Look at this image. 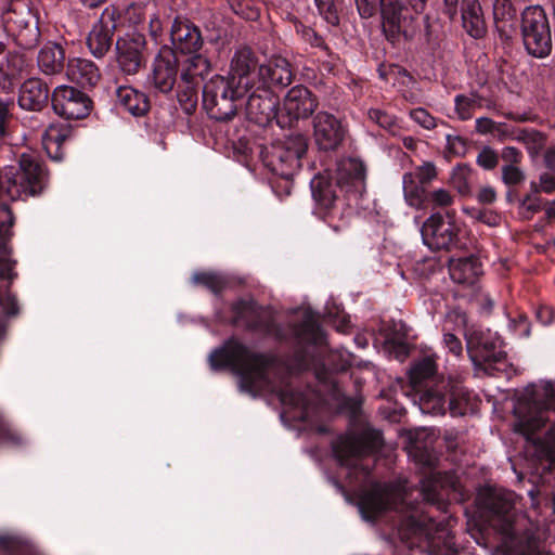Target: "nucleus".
<instances>
[{
    "label": "nucleus",
    "mask_w": 555,
    "mask_h": 555,
    "mask_svg": "<svg viewBox=\"0 0 555 555\" xmlns=\"http://www.w3.org/2000/svg\"><path fill=\"white\" fill-rule=\"evenodd\" d=\"M212 369L232 366L240 377V388L251 396L268 392L275 393L281 403L299 406L304 397L288 385L278 386L271 379L275 367L270 359L248 349L246 346L230 341L222 349L215 350L209 357Z\"/></svg>",
    "instance_id": "nucleus-1"
},
{
    "label": "nucleus",
    "mask_w": 555,
    "mask_h": 555,
    "mask_svg": "<svg viewBox=\"0 0 555 555\" xmlns=\"http://www.w3.org/2000/svg\"><path fill=\"white\" fill-rule=\"evenodd\" d=\"M478 506L491 515L492 526L502 534V544L492 555H550L542 551L531 532L520 535L527 520L515 512V494L511 491L483 487L477 494Z\"/></svg>",
    "instance_id": "nucleus-2"
},
{
    "label": "nucleus",
    "mask_w": 555,
    "mask_h": 555,
    "mask_svg": "<svg viewBox=\"0 0 555 555\" xmlns=\"http://www.w3.org/2000/svg\"><path fill=\"white\" fill-rule=\"evenodd\" d=\"M365 166L357 158L341 159L337 164L335 183L323 176L314 177L311 182L312 196L315 202L314 214L339 232L347 228L344 203L337 189L345 192H361L365 182Z\"/></svg>",
    "instance_id": "nucleus-3"
},
{
    "label": "nucleus",
    "mask_w": 555,
    "mask_h": 555,
    "mask_svg": "<svg viewBox=\"0 0 555 555\" xmlns=\"http://www.w3.org/2000/svg\"><path fill=\"white\" fill-rule=\"evenodd\" d=\"M47 184L48 173L38 158L31 153H22L16 165L7 166L0 172V198L24 201L40 195Z\"/></svg>",
    "instance_id": "nucleus-4"
},
{
    "label": "nucleus",
    "mask_w": 555,
    "mask_h": 555,
    "mask_svg": "<svg viewBox=\"0 0 555 555\" xmlns=\"http://www.w3.org/2000/svg\"><path fill=\"white\" fill-rule=\"evenodd\" d=\"M547 411H555V384L540 380L527 386L515 408L518 417L516 430L530 435L540 429L547 421Z\"/></svg>",
    "instance_id": "nucleus-5"
},
{
    "label": "nucleus",
    "mask_w": 555,
    "mask_h": 555,
    "mask_svg": "<svg viewBox=\"0 0 555 555\" xmlns=\"http://www.w3.org/2000/svg\"><path fill=\"white\" fill-rule=\"evenodd\" d=\"M246 92H236L229 81L220 75L211 77L203 87V105L210 118L218 121L232 119L237 108L243 106Z\"/></svg>",
    "instance_id": "nucleus-6"
},
{
    "label": "nucleus",
    "mask_w": 555,
    "mask_h": 555,
    "mask_svg": "<svg viewBox=\"0 0 555 555\" xmlns=\"http://www.w3.org/2000/svg\"><path fill=\"white\" fill-rule=\"evenodd\" d=\"M520 31L525 49L530 55L544 59L551 54V24L542 7L530 5L522 11Z\"/></svg>",
    "instance_id": "nucleus-7"
},
{
    "label": "nucleus",
    "mask_w": 555,
    "mask_h": 555,
    "mask_svg": "<svg viewBox=\"0 0 555 555\" xmlns=\"http://www.w3.org/2000/svg\"><path fill=\"white\" fill-rule=\"evenodd\" d=\"M442 390H448V409L451 416H463L467 411L469 393L460 382L450 378L421 395L420 410L424 414L443 415L446 413V395L442 393Z\"/></svg>",
    "instance_id": "nucleus-8"
},
{
    "label": "nucleus",
    "mask_w": 555,
    "mask_h": 555,
    "mask_svg": "<svg viewBox=\"0 0 555 555\" xmlns=\"http://www.w3.org/2000/svg\"><path fill=\"white\" fill-rule=\"evenodd\" d=\"M377 446V435L363 431L361 434H346L333 442V453L338 463L348 468L361 469L364 476L369 475L370 466L362 461Z\"/></svg>",
    "instance_id": "nucleus-9"
},
{
    "label": "nucleus",
    "mask_w": 555,
    "mask_h": 555,
    "mask_svg": "<svg viewBox=\"0 0 555 555\" xmlns=\"http://www.w3.org/2000/svg\"><path fill=\"white\" fill-rule=\"evenodd\" d=\"M307 147L305 135L291 134L272 145L268 154L267 166L276 176L289 179L301 167V158L306 154Z\"/></svg>",
    "instance_id": "nucleus-10"
},
{
    "label": "nucleus",
    "mask_w": 555,
    "mask_h": 555,
    "mask_svg": "<svg viewBox=\"0 0 555 555\" xmlns=\"http://www.w3.org/2000/svg\"><path fill=\"white\" fill-rule=\"evenodd\" d=\"M404 491L395 485H372L362 491L359 500V509L366 520L375 519L388 509L404 511Z\"/></svg>",
    "instance_id": "nucleus-11"
},
{
    "label": "nucleus",
    "mask_w": 555,
    "mask_h": 555,
    "mask_svg": "<svg viewBox=\"0 0 555 555\" xmlns=\"http://www.w3.org/2000/svg\"><path fill=\"white\" fill-rule=\"evenodd\" d=\"M423 242L430 249L463 248L461 241L462 229L452 220L450 214L446 219L440 214H433L423 223L421 230Z\"/></svg>",
    "instance_id": "nucleus-12"
},
{
    "label": "nucleus",
    "mask_w": 555,
    "mask_h": 555,
    "mask_svg": "<svg viewBox=\"0 0 555 555\" xmlns=\"http://www.w3.org/2000/svg\"><path fill=\"white\" fill-rule=\"evenodd\" d=\"M260 65L250 48L241 47L231 59L229 76L225 79L236 88V92L248 93L256 85Z\"/></svg>",
    "instance_id": "nucleus-13"
},
{
    "label": "nucleus",
    "mask_w": 555,
    "mask_h": 555,
    "mask_svg": "<svg viewBox=\"0 0 555 555\" xmlns=\"http://www.w3.org/2000/svg\"><path fill=\"white\" fill-rule=\"evenodd\" d=\"M51 102L55 114L65 119H82L91 109V100L86 93L65 85L53 90Z\"/></svg>",
    "instance_id": "nucleus-14"
},
{
    "label": "nucleus",
    "mask_w": 555,
    "mask_h": 555,
    "mask_svg": "<svg viewBox=\"0 0 555 555\" xmlns=\"http://www.w3.org/2000/svg\"><path fill=\"white\" fill-rule=\"evenodd\" d=\"M181 64L180 79L185 85V90L178 91L180 102L185 101L191 107H195L197 101V88L199 82L209 74L211 64L209 59L199 52L189 54Z\"/></svg>",
    "instance_id": "nucleus-15"
},
{
    "label": "nucleus",
    "mask_w": 555,
    "mask_h": 555,
    "mask_svg": "<svg viewBox=\"0 0 555 555\" xmlns=\"http://www.w3.org/2000/svg\"><path fill=\"white\" fill-rule=\"evenodd\" d=\"M467 351L478 364L498 363L505 359L500 338L489 330H474L466 336Z\"/></svg>",
    "instance_id": "nucleus-16"
},
{
    "label": "nucleus",
    "mask_w": 555,
    "mask_h": 555,
    "mask_svg": "<svg viewBox=\"0 0 555 555\" xmlns=\"http://www.w3.org/2000/svg\"><path fill=\"white\" fill-rule=\"evenodd\" d=\"M247 94L243 104L250 121L264 126L278 116L279 98L270 89L255 85Z\"/></svg>",
    "instance_id": "nucleus-17"
},
{
    "label": "nucleus",
    "mask_w": 555,
    "mask_h": 555,
    "mask_svg": "<svg viewBox=\"0 0 555 555\" xmlns=\"http://www.w3.org/2000/svg\"><path fill=\"white\" fill-rule=\"evenodd\" d=\"M313 139L320 150L335 151L344 141L346 129L333 114L319 112L312 120Z\"/></svg>",
    "instance_id": "nucleus-18"
},
{
    "label": "nucleus",
    "mask_w": 555,
    "mask_h": 555,
    "mask_svg": "<svg viewBox=\"0 0 555 555\" xmlns=\"http://www.w3.org/2000/svg\"><path fill=\"white\" fill-rule=\"evenodd\" d=\"M145 40L142 35L128 34L116 41L117 62L126 75H134L143 64Z\"/></svg>",
    "instance_id": "nucleus-19"
},
{
    "label": "nucleus",
    "mask_w": 555,
    "mask_h": 555,
    "mask_svg": "<svg viewBox=\"0 0 555 555\" xmlns=\"http://www.w3.org/2000/svg\"><path fill=\"white\" fill-rule=\"evenodd\" d=\"M115 28L116 10L114 8H105L87 38L90 52L95 57H103L107 53L112 46Z\"/></svg>",
    "instance_id": "nucleus-20"
},
{
    "label": "nucleus",
    "mask_w": 555,
    "mask_h": 555,
    "mask_svg": "<svg viewBox=\"0 0 555 555\" xmlns=\"http://www.w3.org/2000/svg\"><path fill=\"white\" fill-rule=\"evenodd\" d=\"M173 53L192 54L199 52L204 39L199 28L189 20L176 18L171 26Z\"/></svg>",
    "instance_id": "nucleus-21"
},
{
    "label": "nucleus",
    "mask_w": 555,
    "mask_h": 555,
    "mask_svg": "<svg viewBox=\"0 0 555 555\" xmlns=\"http://www.w3.org/2000/svg\"><path fill=\"white\" fill-rule=\"evenodd\" d=\"M257 79L260 86L268 89L287 87L293 80L292 66L285 57L273 55L259 66Z\"/></svg>",
    "instance_id": "nucleus-22"
},
{
    "label": "nucleus",
    "mask_w": 555,
    "mask_h": 555,
    "mask_svg": "<svg viewBox=\"0 0 555 555\" xmlns=\"http://www.w3.org/2000/svg\"><path fill=\"white\" fill-rule=\"evenodd\" d=\"M317 106V100L311 91L301 85L289 89L283 103L284 111L293 119L307 118Z\"/></svg>",
    "instance_id": "nucleus-23"
},
{
    "label": "nucleus",
    "mask_w": 555,
    "mask_h": 555,
    "mask_svg": "<svg viewBox=\"0 0 555 555\" xmlns=\"http://www.w3.org/2000/svg\"><path fill=\"white\" fill-rule=\"evenodd\" d=\"M49 100V87L38 77L26 79L18 92V105L25 111H41Z\"/></svg>",
    "instance_id": "nucleus-24"
},
{
    "label": "nucleus",
    "mask_w": 555,
    "mask_h": 555,
    "mask_svg": "<svg viewBox=\"0 0 555 555\" xmlns=\"http://www.w3.org/2000/svg\"><path fill=\"white\" fill-rule=\"evenodd\" d=\"M177 60L172 51L159 53L154 61V87L163 93L170 92L177 80Z\"/></svg>",
    "instance_id": "nucleus-25"
},
{
    "label": "nucleus",
    "mask_w": 555,
    "mask_h": 555,
    "mask_svg": "<svg viewBox=\"0 0 555 555\" xmlns=\"http://www.w3.org/2000/svg\"><path fill=\"white\" fill-rule=\"evenodd\" d=\"M13 221L14 218L9 206H0V280L13 281L17 275L14 272L15 261L10 258L11 248L5 238Z\"/></svg>",
    "instance_id": "nucleus-26"
},
{
    "label": "nucleus",
    "mask_w": 555,
    "mask_h": 555,
    "mask_svg": "<svg viewBox=\"0 0 555 555\" xmlns=\"http://www.w3.org/2000/svg\"><path fill=\"white\" fill-rule=\"evenodd\" d=\"M66 76L81 87H93L100 80V70L92 61L74 57L68 60Z\"/></svg>",
    "instance_id": "nucleus-27"
},
{
    "label": "nucleus",
    "mask_w": 555,
    "mask_h": 555,
    "mask_svg": "<svg viewBox=\"0 0 555 555\" xmlns=\"http://www.w3.org/2000/svg\"><path fill=\"white\" fill-rule=\"evenodd\" d=\"M40 72L48 76L59 75L64 70L65 51L56 42L49 41L40 50L37 56Z\"/></svg>",
    "instance_id": "nucleus-28"
},
{
    "label": "nucleus",
    "mask_w": 555,
    "mask_h": 555,
    "mask_svg": "<svg viewBox=\"0 0 555 555\" xmlns=\"http://www.w3.org/2000/svg\"><path fill=\"white\" fill-rule=\"evenodd\" d=\"M116 98L119 105L133 116H143L150 109L147 95L130 86L118 87Z\"/></svg>",
    "instance_id": "nucleus-29"
},
{
    "label": "nucleus",
    "mask_w": 555,
    "mask_h": 555,
    "mask_svg": "<svg viewBox=\"0 0 555 555\" xmlns=\"http://www.w3.org/2000/svg\"><path fill=\"white\" fill-rule=\"evenodd\" d=\"M36 18L30 9L23 2H14L1 15L4 31L10 36L15 30L34 22Z\"/></svg>",
    "instance_id": "nucleus-30"
},
{
    "label": "nucleus",
    "mask_w": 555,
    "mask_h": 555,
    "mask_svg": "<svg viewBox=\"0 0 555 555\" xmlns=\"http://www.w3.org/2000/svg\"><path fill=\"white\" fill-rule=\"evenodd\" d=\"M463 27L474 38H481L486 31L481 7L477 0H464L462 5Z\"/></svg>",
    "instance_id": "nucleus-31"
},
{
    "label": "nucleus",
    "mask_w": 555,
    "mask_h": 555,
    "mask_svg": "<svg viewBox=\"0 0 555 555\" xmlns=\"http://www.w3.org/2000/svg\"><path fill=\"white\" fill-rule=\"evenodd\" d=\"M449 272L453 282L459 284L473 283L481 273L478 260L474 257L451 259Z\"/></svg>",
    "instance_id": "nucleus-32"
},
{
    "label": "nucleus",
    "mask_w": 555,
    "mask_h": 555,
    "mask_svg": "<svg viewBox=\"0 0 555 555\" xmlns=\"http://www.w3.org/2000/svg\"><path fill=\"white\" fill-rule=\"evenodd\" d=\"M293 334L302 343L322 344L324 341V334L318 320L310 311H305L301 322L294 326Z\"/></svg>",
    "instance_id": "nucleus-33"
},
{
    "label": "nucleus",
    "mask_w": 555,
    "mask_h": 555,
    "mask_svg": "<svg viewBox=\"0 0 555 555\" xmlns=\"http://www.w3.org/2000/svg\"><path fill=\"white\" fill-rule=\"evenodd\" d=\"M408 524L411 527L413 534L417 537H425L428 540L430 547H435V537L433 530L437 532H444V526L442 524H436L433 518L425 514L416 516L414 514L408 517Z\"/></svg>",
    "instance_id": "nucleus-34"
},
{
    "label": "nucleus",
    "mask_w": 555,
    "mask_h": 555,
    "mask_svg": "<svg viewBox=\"0 0 555 555\" xmlns=\"http://www.w3.org/2000/svg\"><path fill=\"white\" fill-rule=\"evenodd\" d=\"M403 195L406 204L414 208H421L424 203V184L415 180L414 173H404L402 177Z\"/></svg>",
    "instance_id": "nucleus-35"
},
{
    "label": "nucleus",
    "mask_w": 555,
    "mask_h": 555,
    "mask_svg": "<svg viewBox=\"0 0 555 555\" xmlns=\"http://www.w3.org/2000/svg\"><path fill=\"white\" fill-rule=\"evenodd\" d=\"M454 106L459 118L467 120L473 117L474 112L477 108L482 107V99L476 92H472L469 94H457L454 98Z\"/></svg>",
    "instance_id": "nucleus-36"
},
{
    "label": "nucleus",
    "mask_w": 555,
    "mask_h": 555,
    "mask_svg": "<svg viewBox=\"0 0 555 555\" xmlns=\"http://www.w3.org/2000/svg\"><path fill=\"white\" fill-rule=\"evenodd\" d=\"M398 23L395 25L387 26L385 31L389 33L391 38H397L399 36H403L405 39L413 38L418 30L416 17L409 15L403 11L401 15L398 16Z\"/></svg>",
    "instance_id": "nucleus-37"
},
{
    "label": "nucleus",
    "mask_w": 555,
    "mask_h": 555,
    "mask_svg": "<svg viewBox=\"0 0 555 555\" xmlns=\"http://www.w3.org/2000/svg\"><path fill=\"white\" fill-rule=\"evenodd\" d=\"M17 44L24 49L35 48L40 39V30L37 21L27 23L24 27L18 28L12 35Z\"/></svg>",
    "instance_id": "nucleus-38"
},
{
    "label": "nucleus",
    "mask_w": 555,
    "mask_h": 555,
    "mask_svg": "<svg viewBox=\"0 0 555 555\" xmlns=\"http://www.w3.org/2000/svg\"><path fill=\"white\" fill-rule=\"evenodd\" d=\"M442 477L440 474H431L421 481V493L423 499L431 504H439L442 501L440 490Z\"/></svg>",
    "instance_id": "nucleus-39"
},
{
    "label": "nucleus",
    "mask_w": 555,
    "mask_h": 555,
    "mask_svg": "<svg viewBox=\"0 0 555 555\" xmlns=\"http://www.w3.org/2000/svg\"><path fill=\"white\" fill-rule=\"evenodd\" d=\"M473 169L468 165H457L453 168L450 177L451 184L462 195L470 194V179Z\"/></svg>",
    "instance_id": "nucleus-40"
},
{
    "label": "nucleus",
    "mask_w": 555,
    "mask_h": 555,
    "mask_svg": "<svg viewBox=\"0 0 555 555\" xmlns=\"http://www.w3.org/2000/svg\"><path fill=\"white\" fill-rule=\"evenodd\" d=\"M66 140V134L59 131L56 128L51 127L43 135V144L51 158L54 160H62L64 157L61 151L62 143Z\"/></svg>",
    "instance_id": "nucleus-41"
},
{
    "label": "nucleus",
    "mask_w": 555,
    "mask_h": 555,
    "mask_svg": "<svg viewBox=\"0 0 555 555\" xmlns=\"http://www.w3.org/2000/svg\"><path fill=\"white\" fill-rule=\"evenodd\" d=\"M194 284H201L215 294H219L227 285L225 279L215 272H196L192 276Z\"/></svg>",
    "instance_id": "nucleus-42"
},
{
    "label": "nucleus",
    "mask_w": 555,
    "mask_h": 555,
    "mask_svg": "<svg viewBox=\"0 0 555 555\" xmlns=\"http://www.w3.org/2000/svg\"><path fill=\"white\" fill-rule=\"evenodd\" d=\"M380 14L383 17L384 29L389 25L398 23V16L406 11L400 0H379Z\"/></svg>",
    "instance_id": "nucleus-43"
},
{
    "label": "nucleus",
    "mask_w": 555,
    "mask_h": 555,
    "mask_svg": "<svg viewBox=\"0 0 555 555\" xmlns=\"http://www.w3.org/2000/svg\"><path fill=\"white\" fill-rule=\"evenodd\" d=\"M436 372L435 360L430 357L422 358L416 361L410 369V378L414 384L421 383L433 376Z\"/></svg>",
    "instance_id": "nucleus-44"
},
{
    "label": "nucleus",
    "mask_w": 555,
    "mask_h": 555,
    "mask_svg": "<svg viewBox=\"0 0 555 555\" xmlns=\"http://www.w3.org/2000/svg\"><path fill=\"white\" fill-rule=\"evenodd\" d=\"M367 116L370 120L390 133L395 134L399 130L397 118L384 109L371 108L367 112Z\"/></svg>",
    "instance_id": "nucleus-45"
},
{
    "label": "nucleus",
    "mask_w": 555,
    "mask_h": 555,
    "mask_svg": "<svg viewBox=\"0 0 555 555\" xmlns=\"http://www.w3.org/2000/svg\"><path fill=\"white\" fill-rule=\"evenodd\" d=\"M14 101L11 98L0 96V138H7L13 122Z\"/></svg>",
    "instance_id": "nucleus-46"
},
{
    "label": "nucleus",
    "mask_w": 555,
    "mask_h": 555,
    "mask_svg": "<svg viewBox=\"0 0 555 555\" xmlns=\"http://www.w3.org/2000/svg\"><path fill=\"white\" fill-rule=\"evenodd\" d=\"M429 204L438 208H448L454 203V195L447 189H436L428 193Z\"/></svg>",
    "instance_id": "nucleus-47"
},
{
    "label": "nucleus",
    "mask_w": 555,
    "mask_h": 555,
    "mask_svg": "<svg viewBox=\"0 0 555 555\" xmlns=\"http://www.w3.org/2000/svg\"><path fill=\"white\" fill-rule=\"evenodd\" d=\"M542 208V199L538 196V193L527 195L520 203V212L522 217L530 220L535 212Z\"/></svg>",
    "instance_id": "nucleus-48"
},
{
    "label": "nucleus",
    "mask_w": 555,
    "mask_h": 555,
    "mask_svg": "<svg viewBox=\"0 0 555 555\" xmlns=\"http://www.w3.org/2000/svg\"><path fill=\"white\" fill-rule=\"evenodd\" d=\"M476 163L486 170H492L499 164V155L492 147L486 145L478 153Z\"/></svg>",
    "instance_id": "nucleus-49"
},
{
    "label": "nucleus",
    "mask_w": 555,
    "mask_h": 555,
    "mask_svg": "<svg viewBox=\"0 0 555 555\" xmlns=\"http://www.w3.org/2000/svg\"><path fill=\"white\" fill-rule=\"evenodd\" d=\"M415 175V180L422 184L430 183L437 178V168L433 162H424L421 166L416 167L412 172Z\"/></svg>",
    "instance_id": "nucleus-50"
},
{
    "label": "nucleus",
    "mask_w": 555,
    "mask_h": 555,
    "mask_svg": "<svg viewBox=\"0 0 555 555\" xmlns=\"http://www.w3.org/2000/svg\"><path fill=\"white\" fill-rule=\"evenodd\" d=\"M525 172L517 165L502 167V181L506 185H516L525 180Z\"/></svg>",
    "instance_id": "nucleus-51"
},
{
    "label": "nucleus",
    "mask_w": 555,
    "mask_h": 555,
    "mask_svg": "<svg viewBox=\"0 0 555 555\" xmlns=\"http://www.w3.org/2000/svg\"><path fill=\"white\" fill-rule=\"evenodd\" d=\"M23 441V437L10 426L0 413V442L21 444Z\"/></svg>",
    "instance_id": "nucleus-52"
},
{
    "label": "nucleus",
    "mask_w": 555,
    "mask_h": 555,
    "mask_svg": "<svg viewBox=\"0 0 555 555\" xmlns=\"http://www.w3.org/2000/svg\"><path fill=\"white\" fill-rule=\"evenodd\" d=\"M228 3L235 14L244 18L253 20L257 16L249 0H228Z\"/></svg>",
    "instance_id": "nucleus-53"
},
{
    "label": "nucleus",
    "mask_w": 555,
    "mask_h": 555,
    "mask_svg": "<svg viewBox=\"0 0 555 555\" xmlns=\"http://www.w3.org/2000/svg\"><path fill=\"white\" fill-rule=\"evenodd\" d=\"M530 189L533 193L544 192L551 194L555 192V177L548 172H544L540 175L539 184L531 182Z\"/></svg>",
    "instance_id": "nucleus-54"
},
{
    "label": "nucleus",
    "mask_w": 555,
    "mask_h": 555,
    "mask_svg": "<svg viewBox=\"0 0 555 555\" xmlns=\"http://www.w3.org/2000/svg\"><path fill=\"white\" fill-rule=\"evenodd\" d=\"M0 308L8 315H14L18 311L17 300L8 288L0 289Z\"/></svg>",
    "instance_id": "nucleus-55"
},
{
    "label": "nucleus",
    "mask_w": 555,
    "mask_h": 555,
    "mask_svg": "<svg viewBox=\"0 0 555 555\" xmlns=\"http://www.w3.org/2000/svg\"><path fill=\"white\" fill-rule=\"evenodd\" d=\"M410 117L425 129H434L436 119L425 108L417 107L410 112Z\"/></svg>",
    "instance_id": "nucleus-56"
},
{
    "label": "nucleus",
    "mask_w": 555,
    "mask_h": 555,
    "mask_svg": "<svg viewBox=\"0 0 555 555\" xmlns=\"http://www.w3.org/2000/svg\"><path fill=\"white\" fill-rule=\"evenodd\" d=\"M320 14L324 15L325 20L332 24H338V16L335 11L334 0H314Z\"/></svg>",
    "instance_id": "nucleus-57"
},
{
    "label": "nucleus",
    "mask_w": 555,
    "mask_h": 555,
    "mask_svg": "<svg viewBox=\"0 0 555 555\" xmlns=\"http://www.w3.org/2000/svg\"><path fill=\"white\" fill-rule=\"evenodd\" d=\"M297 33L301 36L302 40L310 43L312 47L324 48V41L312 28L305 25L297 26Z\"/></svg>",
    "instance_id": "nucleus-58"
},
{
    "label": "nucleus",
    "mask_w": 555,
    "mask_h": 555,
    "mask_svg": "<svg viewBox=\"0 0 555 555\" xmlns=\"http://www.w3.org/2000/svg\"><path fill=\"white\" fill-rule=\"evenodd\" d=\"M501 158L505 165H518L522 159V153L515 146H505L501 152Z\"/></svg>",
    "instance_id": "nucleus-59"
},
{
    "label": "nucleus",
    "mask_w": 555,
    "mask_h": 555,
    "mask_svg": "<svg viewBox=\"0 0 555 555\" xmlns=\"http://www.w3.org/2000/svg\"><path fill=\"white\" fill-rule=\"evenodd\" d=\"M443 345L455 357H460L462 354V343L454 334L446 333L443 335Z\"/></svg>",
    "instance_id": "nucleus-60"
},
{
    "label": "nucleus",
    "mask_w": 555,
    "mask_h": 555,
    "mask_svg": "<svg viewBox=\"0 0 555 555\" xmlns=\"http://www.w3.org/2000/svg\"><path fill=\"white\" fill-rule=\"evenodd\" d=\"M475 128L478 133H493L498 129V124L488 117H479L475 121Z\"/></svg>",
    "instance_id": "nucleus-61"
},
{
    "label": "nucleus",
    "mask_w": 555,
    "mask_h": 555,
    "mask_svg": "<svg viewBox=\"0 0 555 555\" xmlns=\"http://www.w3.org/2000/svg\"><path fill=\"white\" fill-rule=\"evenodd\" d=\"M361 17L369 18L375 12L376 0H354Z\"/></svg>",
    "instance_id": "nucleus-62"
},
{
    "label": "nucleus",
    "mask_w": 555,
    "mask_h": 555,
    "mask_svg": "<svg viewBox=\"0 0 555 555\" xmlns=\"http://www.w3.org/2000/svg\"><path fill=\"white\" fill-rule=\"evenodd\" d=\"M233 310L237 319H247L249 314L256 313V307L253 302L240 301L234 305Z\"/></svg>",
    "instance_id": "nucleus-63"
},
{
    "label": "nucleus",
    "mask_w": 555,
    "mask_h": 555,
    "mask_svg": "<svg viewBox=\"0 0 555 555\" xmlns=\"http://www.w3.org/2000/svg\"><path fill=\"white\" fill-rule=\"evenodd\" d=\"M477 199L482 204H492L496 199V192L492 186H483L480 189Z\"/></svg>",
    "instance_id": "nucleus-64"
}]
</instances>
